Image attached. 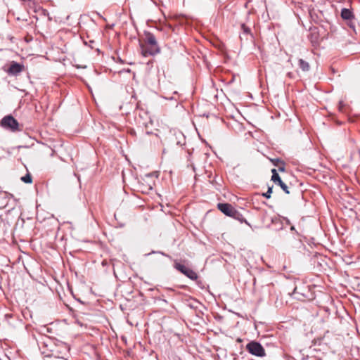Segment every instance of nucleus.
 <instances>
[{"instance_id":"nucleus-14","label":"nucleus","mask_w":360,"mask_h":360,"mask_svg":"<svg viewBox=\"0 0 360 360\" xmlns=\"http://www.w3.org/2000/svg\"><path fill=\"white\" fill-rule=\"evenodd\" d=\"M241 30H243V34H250V29L244 23L241 24Z\"/></svg>"},{"instance_id":"nucleus-6","label":"nucleus","mask_w":360,"mask_h":360,"mask_svg":"<svg viewBox=\"0 0 360 360\" xmlns=\"http://www.w3.org/2000/svg\"><path fill=\"white\" fill-rule=\"evenodd\" d=\"M24 70V65L18 63L17 62L13 61L11 62L8 69L7 70V72L8 75H18L20 72H22Z\"/></svg>"},{"instance_id":"nucleus-1","label":"nucleus","mask_w":360,"mask_h":360,"mask_svg":"<svg viewBox=\"0 0 360 360\" xmlns=\"http://www.w3.org/2000/svg\"><path fill=\"white\" fill-rule=\"evenodd\" d=\"M144 39L140 42L141 54L143 56H155L160 52V48L155 35L148 31L144 32Z\"/></svg>"},{"instance_id":"nucleus-15","label":"nucleus","mask_w":360,"mask_h":360,"mask_svg":"<svg viewBox=\"0 0 360 360\" xmlns=\"http://www.w3.org/2000/svg\"><path fill=\"white\" fill-rule=\"evenodd\" d=\"M272 193V187H269L268 191L266 193H262V195L266 198H270Z\"/></svg>"},{"instance_id":"nucleus-17","label":"nucleus","mask_w":360,"mask_h":360,"mask_svg":"<svg viewBox=\"0 0 360 360\" xmlns=\"http://www.w3.org/2000/svg\"><path fill=\"white\" fill-rule=\"evenodd\" d=\"M292 75H293V74H292V72H288V73L287 74V75H288L290 78H292Z\"/></svg>"},{"instance_id":"nucleus-9","label":"nucleus","mask_w":360,"mask_h":360,"mask_svg":"<svg viewBox=\"0 0 360 360\" xmlns=\"http://www.w3.org/2000/svg\"><path fill=\"white\" fill-rule=\"evenodd\" d=\"M231 217L239 221L240 222L243 223H245L246 224H249V223L246 221V219H245V217H243V215L242 214H240L237 210H236L234 207L233 209L231 211V213L230 214Z\"/></svg>"},{"instance_id":"nucleus-10","label":"nucleus","mask_w":360,"mask_h":360,"mask_svg":"<svg viewBox=\"0 0 360 360\" xmlns=\"http://www.w3.org/2000/svg\"><path fill=\"white\" fill-rule=\"evenodd\" d=\"M341 17L344 20H352L354 18V13L351 8H342L341 11Z\"/></svg>"},{"instance_id":"nucleus-7","label":"nucleus","mask_w":360,"mask_h":360,"mask_svg":"<svg viewBox=\"0 0 360 360\" xmlns=\"http://www.w3.org/2000/svg\"><path fill=\"white\" fill-rule=\"evenodd\" d=\"M11 197L12 195L7 192L0 191V209H4L8 205Z\"/></svg>"},{"instance_id":"nucleus-12","label":"nucleus","mask_w":360,"mask_h":360,"mask_svg":"<svg viewBox=\"0 0 360 360\" xmlns=\"http://www.w3.org/2000/svg\"><path fill=\"white\" fill-rule=\"evenodd\" d=\"M299 66L304 72L309 71L310 68L309 64L303 59L299 60Z\"/></svg>"},{"instance_id":"nucleus-4","label":"nucleus","mask_w":360,"mask_h":360,"mask_svg":"<svg viewBox=\"0 0 360 360\" xmlns=\"http://www.w3.org/2000/svg\"><path fill=\"white\" fill-rule=\"evenodd\" d=\"M174 267L192 281H196L198 278L195 271L176 261L174 262Z\"/></svg>"},{"instance_id":"nucleus-2","label":"nucleus","mask_w":360,"mask_h":360,"mask_svg":"<svg viewBox=\"0 0 360 360\" xmlns=\"http://www.w3.org/2000/svg\"><path fill=\"white\" fill-rule=\"evenodd\" d=\"M1 125L13 132L20 131L18 122L11 115L5 116L1 121Z\"/></svg>"},{"instance_id":"nucleus-13","label":"nucleus","mask_w":360,"mask_h":360,"mask_svg":"<svg viewBox=\"0 0 360 360\" xmlns=\"http://www.w3.org/2000/svg\"><path fill=\"white\" fill-rule=\"evenodd\" d=\"M20 179L25 184H31L32 182V175L29 172H27L25 176H22Z\"/></svg>"},{"instance_id":"nucleus-5","label":"nucleus","mask_w":360,"mask_h":360,"mask_svg":"<svg viewBox=\"0 0 360 360\" xmlns=\"http://www.w3.org/2000/svg\"><path fill=\"white\" fill-rule=\"evenodd\" d=\"M271 173H272L271 181H274L276 184H278V186H280V187L283 189V191L285 193L289 194L290 191L288 190V187L284 182H283V181L281 180L280 176L278 175V174L277 172V170L276 169H272Z\"/></svg>"},{"instance_id":"nucleus-3","label":"nucleus","mask_w":360,"mask_h":360,"mask_svg":"<svg viewBox=\"0 0 360 360\" xmlns=\"http://www.w3.org/2000/svg\"><path fill=\"white\" fill-rule=\"evenodd\" d=\"M247 351L252 355L263 357L266 355L265 349L262 345L256 341H251L246 345Z\"/></svg>"},{"instance_id":"nucleus-11","label":"nucleus","mask_w":360,"mask_h":360,"mask_svg":"<svg viewBox=\"0 0 360 360\" xmlns=\"http://www.w3.org/2000/svg\"><path fill=\"white\" fill-rule=\"evenodd\" d=\"M309 39L313 45H316L319 41V33L316 31V28L311 30V33L309 35Z\"/></svg>"},{"instance_id":"nucleus-16","label":"nucleus","mask_w":360,"mask_h":360,"mask_svg":"<svg viewBox=\"0 0 360 360\" xmlns=\"http://www.w3.org/2000/svg\"><path fill=\"white\" fill-rule=\"evenodd\" d=\"M278 170L281 172H283L285 170V168H284V167H279Z\"/></svg>"},{"instance_id":"nucleus-8","label":"nucleus","mask_w":360,"mask_h":360,"mask_svg":"<svg viewBox=\"0 0 360 360\" xmlns=\"http://www.w3.org/2000/svg\"><path fill=\"white\" fill-rule=\"evenodd\" d=\"M217 208L225 215L229 217L233 207L229 203H218Z\"/></svg>"}]
</instances>
